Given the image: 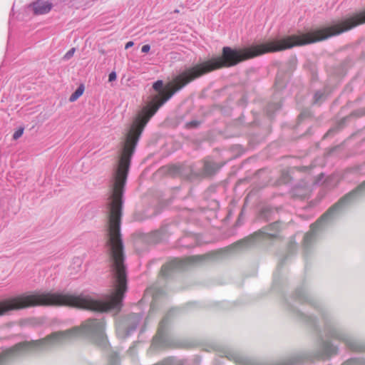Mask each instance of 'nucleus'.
Returning <instances> with one entry per match:
<instances>
[{
  "mask_svg": "<svg viewBox=\"0 0 365 365\" xmlns=\"http://www.w3.org/2000/svg\"><path fill=\"white\" fill-rule=\"evenodd\" d=\"M364 23L365 10L331 26L316 30L312 33L284 36L262 43L252 44L243 48L224 46L222 50V56L214 57L193 66L185 68L173 78L174 90L167 93L159 101H152L145 106L125 132L124 139L121 143L118 166L113 173L111 192L108 199H123L131 158L145 126L160 106L168 101L175 93L181 90L189 83L212 71L224 67L235 66L242 61L264 53H275L294 46L325 40Z\"/></svg>",
  "mask_w": 365,
  "mask_h": 365,
  "instance_id": "obj_1",
  "label": "nucleus"
},
{
  "mask_svg": "<svg viewBox=\"0 0 365 365\" xmlns=\"http://www.w3.org/2000/svg\"><path fill=\"white\" fill-rule=\"evenodd\" d=\"M79 336H83L102 349H106L108 342L105 334V322L103 318L88 319L81 326L55 331L46 337L16 344L0 354V365L6 359L24 352L42 351L64 344Z\"/></svg>",
  "mask_w": 365,
  "mask_h": 365,
  "instance_id": "obj_2",
  "label": "nucleus"
},
{
  "mask_svg": "<svg viewBox=\"0 0 365 365\" xmlns=\"http://www.w3.org/2000/svg\"><path fill=\"white\" fill-rule=\"evenodd\" d=\"M364 192H365V181L356 189L341 197L335 204L329 207L314 224L312 225L310 231L304 235V247L308 248L315 240L318 231L324 226L335 220L347 207Z\"/></svg>",
  "mask_w": 365,
  "mask_h": 365,
  "instance_id": "obj_3",
  "label": "nucleus"
},
{
  "mask_svg": "<svg viewBox=\"0 0 365 365\" xmlns=\"http://www.w3.org/2000/svg\"><path fill=\"white\" fill-rule=\"evenodd\" d=\"M202 259V257L200 255L191 256L184 259H174L163 266L161 274L165 277H169L173 272L185 269L188 266L195 264Z\"/></svg>",
  "mask_w": 365,
  "mask_h": 365,
  "instance_id": "obj_4",
  "label": "nucleus"
},
{
  "mask_svg": "<svg viewBox=\"0 0 365 365\" xmlns=\"http://www.w3.org/2000/svg\"><path fill=\"white\" fill-rule=\"evenodd\" d=\"M143 319V314H131L125 319L123 324L117 327L116 332L119 337L125 338L136 330L139 323Z\"/></svg>",
  "mask_w": 365,
  "mask_h": 365,
  "instance_id": "obj_5",
  "label": "nucleus"
},
{
  "mask_svg": "<svg viewBox=\"0 0 365 365\" xmlns=\"http://www.w3.org/2000/svg\"><path fill=\"white\" fill-rule=\"evenodd\" d=\"M279 228L280 225L278 222H275L269 225L267 227L263 228L262 230H259L257 232H255V235L252 237V238H253L252 242H254L255 241H257L261 238L266 239L277 237L279 231Z\"/></svg>",
  "mask_w": 365,
  "mask_h": 365,
  "instance_id": "obj_6",
  "label": "nucleus"
},
{
  "mask_svg": "<svg viewBox=\"0 0 365 365\" xmlns=\"http://www.w3.org/2000/svg\"><path fill=\"white\" fill-rule=\"evenodd\" d=\"M31 6L33 8L34 13L36 15H43L51 10L53 4L47 0H37Z\"/></svg>",
  "mask_w": 365,
  "mask_h": 365,
  "instance_id": "obj_7",
  "label": "nucleus"
},
{
  "mask_svg": "<svg viewBox=\"0 0 365 365\" xmlns=\"http://www.w3.org/2000/svg\"><path fill=\"white\" fill-rule=\"evenodd\" d=\"M167 324L168 317H165L160 323L158 333L153 339V346H160L163 345L165 339V331Z\"/></svg>",
  "mask_w": 365,
  "mask_h": 365,
  "instance_id": "obj_8",
  "label": "nucleus"
},
{
  "mask_svg": "<svg viewBox=\"0 0 365 365\" xmlns=\"http://www.w3.org/2000/svg\"><path fill=\"white\" fill-rule=\"evenodd\" d=\"M220 166H219L217 163L212 162L208 160H205L204 161V173L207 175H211L215 173L219 169Z\"/></svg>",
  "mask_w": 365,
  "mask_h": 365,
  "instance_id": "obj_9",
  "label": "nucleus"
},
{
  "mask_svg": "<svg viewBox=\"0 0 365 365\" xmlns=\"http://www.w3.org/2000/svg\"><path fill=\"white\" fill-rule=\"evenodd\" d=\"M85 88L83 84H81L76 90L71 95L69 98L70 102L76 101L80 96H81L84 92Z\"/></svg>",
  "mask_w": 365,
  "mask_h": 365,
  "instance_id": "obj_10",
  "label": "nucleus"
},
{
  "mask_svg": "<svg viewBox=\"0 0 365 365\" xmlns=\"http://www.w3.org/2000/svg\"><path fill=\"white\" fill-rule=\"evenodd\" d=\"M342 365H365V359L352 358L346 361Z\"/></svg>",
  "mask_w": 365,
  "mask_h": 365,
  "instance_id": "obj_11",
  "label": "nucleus"
},
{
  "mask_svg": "<svg viewBox=\"0 0 365 365\" xmlns=\"http://www.w3.org/2000/svg\"><path fill=\"white\" fill-rule=\"evenodd\" d=\"M107 365H120V359L116 353L111 354L108 359Z\"/></svg>",
  "mask_w": 365,
  "mask_h": 365,
  "instance_id": "obj_12",
  "label": "nucleus"
},
{
  "mask_svg": "<svg viewBox=\"0 0 365 365\" xmlns=\"http://www.w3.org/2000/svg\"><path fill=\"white\" fill-rule=\"evenodd\" d=\"M236 363L240 365H250V361L242 356L237 355L235 356Z\"/></svg>",
  "mask_w": 365,
  "mask_h": 365,
  "instance_id": "obj_13",
  "label": "nucleus"
},
{
  "mask_svg": "<svg viewBox=\"0 0 365 365\" xmlns=\"http://www.w3.org/2000/svg\"><path fill=\"white\" fill-rule=\"evenodd\" d=\"M24 128L23 127H20L19 128H18L15 132L13 134V139L14 140H17L19 139L20 137H21V135H23L24 133Z\"/></svg>",
  "mask_w": 365,
  "mask_h": 365,
  "instance_id": "obj_14",
  "label": "nucleus"
},
{
  "mask_svg": "<svg viewBox=\"0 0 365 365\" xmlns=\"http://www.w3.org/2000/svg\"><path fill=\"white\" fill-rule=\"evenodd\" d=\"M163 86V82L161 80H158L153 84V88L157 91H160Z\"/></svg>",
  "mask_w": 365,
  "mask_h": 365,
  "instance_id": "obj_15",
  "label": "nucleus"
},
{
  "mask_svg": "<svg viewBox=\"0 0 365 365\" xmlns=\"http://www.w3.org/2000/svg\"><path fill=\"white\" fill-rule=\"evenodd\" d=\"M74 53H75V48H71L64 55L63 58L66 59V60L69 59L70 58H71L73 56Z\"/></svg>",
  "mask_w": 365,
  "mask_h": 365,
  "instance_id": "obj_16",
  "label": "nucleus"
},
{
  "mask_svg": "<svg viewBox=\"0 0 365 365\" xmlns=\"http://www.w3.org/2000/svg\"><path fill=\"white\" fill-rule=\"evenodd\" d=\"M117 78L116 73L115 71H112L108 75V81L112 82L115 81Z\"/></svg>",
  "mask_w": 365,
  "mask_h": 365,
  "instance_id": "obj_17",
  "label": "nucleus"
},
{
  "mask_svg": "<svg viewBox=\"0 0 365 365\" xmlns=\"http://www.w3.org/2000/svg\"><path fill=\"white\" fill-rule=\"evenodd\" d=\"M323 94L320 91H317L315 93L314 98V103H317L322 97Z\"/></svg>",
  "mask_w": 365,
  "mask_h": 365,
  "instance_id": "obj_18",
  "label": "nucleus"
},
{
  "mask_svg": "<svg viewBox=\"0 0 365 365\" xmlns=\"http://www.w3.org/2000/svg\"><path fill=\"white\" fill-rule=\"evenodd\" d=\"M150 50V46L149 44H145V45L143 46V47L141 48V51L143 53H148V52H149Z\"/></svg>",
  "mask_w": 365,
  "mask_h": 365,
  "instance_id": "obj_19",
  "label": "nucleus"
},
{
  "mask_svg": "<svg viewBox=\"0 0 365 365\" xmlns=\"http://www.w3.org/2000/svg\"><path fill=\"white\" fill-rule=\"evenodd\" d=\"M297 249V245L295 244H290L289 250V252H294Z\"/></svg>",
  "mask_w": 365,
  "mask_h": 365,
  "instance_id": "obj_20",
  "label": "nucleus"
},
{
  "mask_svg": "<svg viewBox=\"0 0 365 365\" xmlns=\"http://www.w3.org/2000/svg\"><path fill=\"white\" fill-rule=\"evenodd\" d=\"M133 45H134L133 41H130L127 42V43L125 44V48L128 49V48L132 47Z\"/></svg>",
  "mask_w": 365,
  "mask_h": 365,
  "instance_id": "obj_21",
  "label": "nucleus"
},
{
  "mask_svg": "<svg viewBox=\"0 0 365 365\" xmlns=\"http://www.w3.org/2000/svg\"><path fill=\"white\" fill-rule=\"evenodd\" d=\"M196 124H197V123H196V122H195V121H192V122H190V123H188V125H196Z\"/></svg>",
  "mask_w": 365,
  "mask_h": 365,
  "instance_id": "obj_22",
  "label": "nucleus"
},
{
  "mask_svg": "<svg viewBox=\"0 0 365 365\" xmlns=\"http://www.w3.org/2000/svg\"><path fill=\"white\" fill-rule=\"evenodd\" d=\"M153 309H154V305H153V304H152V305H151V308H150V312H153Z\"/></svg>",
  "mask_w": 365,
  "mask_h": 365,
  "instance_id": "obj_23",
  "label": "nucleus"
},
{
  "mask_svg": "<svg viewBox=\"0 0 365 365\" xmlns=\"http://www.w3.org/2000/svg\"><path fill=\"white\" fill-rule=\"evenodd\" d=\"M175 13H178V12H179V11L176 9V10L175 11Z\"/></svg>",
  "mask_w": 365,
  "mask_h": 365,
  "instance_id": "obj_24",
  "label": "nucleus"
}]
</instances>
